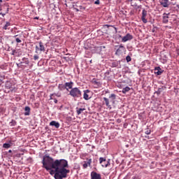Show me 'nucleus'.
Here are the masks:
<instances>
[{
  "label": "nucleus",
  "mask_w": 179,
  "mask_h": 179,
  "mask_svg": "<svg viewBox=\"0 0 179 179\" xmlns=\"http://www.w3.org/2000/svg\"><path fill=\"white\" fill-rule=\"evenodd\" d=\"M69 165L66 159H55L53 164V169L55 171V179H64L68 177V174L71 173V170L68 169Z\"/></svg>",
  "instance_id": "1"
},
{
  "label": "nucleus",
  "mask_w": 179,
  "mask_h": 179,
  "mask_svg": "<svg viewBox=\"0 0 179 179\" xmlns=\"http://www.w3.org/2000/svg\"><path fill=\"white\" fill-rule=\"evenodd\" d=\"M54 158L50 157V155H45L43 157L42 164L43 169H45L47 171H50V170H52L54 169Z\"/></svg>",
  "instance_id": "2"
},
{
  "label": "nucleus",
  "mask_w": 179,
  "mask_h": 179,
  "mask_svg": "<svg viewBox=\"0 0 179 179\" xmlns=\"http://www.w3.org/2000/svg\"><path fill=\"white\" fill-rule=\"evenodd\" d=\"M6 92L7 90V93H15L17 92V87H16V84L13 81H6L5 83Z\"/></svg>",
  "instance_id": "3"
},
{
  "label": "nucleus",
  "mask_w": 179,
  "mask_h": 179,
  "mask_svg": "<svg viewBox=\"0 0 179 179\" xmlns=\"http://www.w3.org/2000/svg\"><path fill=\"white\" fill-rule=\"evenodd\" d=\"M69 94L74 99H79L82 97V91L80 90V87H73L72 90H70Z\"/></svg>",
  "instance_id": "4"
},
{
  "label": "nucleus",
  "mask_w": 179,
  "mask_h": 179,
  "mask_svg": "<svg viewBox=\"0 0 179 179\" xmlns=\"http://www.w3.org/2000/svg\"><path fill=\"white\" fill-rule=\"evenodd\" d=\"M22 69H26L30 65V60L27 57H23L21 61Z\"/></svg>",
  "instance_id": "5"
},
{
  "label": "nucleus",
  "mask_w": 179,
  "mask_h": 179,
  "mask_svg": "<svg viewBox=\"0 0 179 179\" xmlns=\"http://www.w3.org/2000/svg\"><path fill=\"white\" fill-rule=\"evenodd\" d=\"M99 163L101 164L102 167H108V166H110V159L107 160L104 157H100Z\"/></svg>",
  "instance_id": "6"
},
{
  "label": "nucleus",
  "mask_w": 179,
  "mask_h": 179,
  "mask_svg": "<svg viewBox=\"0 0 179 179\" xmlns=\"http://www.w3.org/2000/svg\"><path fill=\"white\" fill-rule=\"evenodd\" d=\"M125 52V47H124L123 44L120 45L119 48L117 49L115 52V55H122Z\"/></svg>",
  "instance_id": "7"
},
{
  "label": "nucleus",
  "mask_w": 179,
  "mask_h": 179,
  "mask_svg": "<svg viewBox=\"0 0 179 179\" xmlns=\"http://www.w3.org/2000/svg\"><path fill=\"white\" fill-rule=\"evenodd\" d=\"M146 16H148V11L145 9H143L142 16H141V20L143 23H148V20L146 19Z\"/></svg>",
  "instance_id": "8"
},
{
  "label": "nucleus",
  "mask_w": 179,
  "mask_h": 179,
  "mask_svg": "<svg viewBox=\"0 0 179 179\" xmlns=\"http://www.w3.org/2000/svg\"><path fill=\"white\" fill-rule=\"evenodd\" d=\"M87 161L84 162L83 164V169H87V167H90L92 166V159L86 158Z\"/></svg>",
  "instance_id": "9"
},
{
  "label": "nucleus",
  "mask_w": 179,
  "mask_h": 179,
  "mask_svg": "<svg viewBox=\"0 0 179 179\" xmlns=\"http://www.w3.org/2000/svg\"><path fill=\"white\" fill-rule=\"evenodd\" d=\"M38 44H39V48L38 46H36V52H37V51H43L44 52L45 51V47H44L43 42L39 41Z\"/></svg>",
  "instance_id": "10"
},
{
  "label": "nucleus",
  "mask_w": 179,
  "mask_h": 179,
  "mask_svg": "<svg viewBox=\"0 0 179 179\" xmlns=\"http://www.w3.org/2000/svg\"><path fill=\"white\" fill-rule=\"evenodd\" d=\"M132 38H134V36L130 34H127L122 38V43H127V41H129V40H132Z\"/></svg>",
  "instance_id": "11"
},
{
  "label": "nucleus",
  "mask_w": 179,
  "mask_h": 179,
  "mask_svg": "<svg viewBox=\"0 0 179 179\" xmlns=\"http://www.w3.org/2000/svg\"><path fill=\"white\" fill-rule=\"evenodd\" d=\"M91 179H101V175L97 172H91Z\"/></svg>",
  "instance_id": "12"
},
{
  "label": "nucleus",
  "mask_w": 179,
  "mask_h": 179,
  "mask_svg": "<svg viewBox=\"0 0 179 179\" xmlns=\"http://www.w3.org/2000/svg\"><path fill=\"white\" fill-rule=\"evenodd\" d=\"M159 3L164 8H169L170 6V1L169 0H160Z\"/></svg>",
  "instance_id": "13"
},
{
  "label": "nucleus",
  "mask_w": 179,
  "mask_h": 179,
  "mask_svg": "<svg viewBox=\"0 0 179 179\" xmlns=\"http://www.w3.org/2000/svg\"><path fill=\"white\" fill-rule=\"evenodd\" d=\"M154 71H155V75H158V76L162 75V73H163V72H164V71L163 69H162V68H160V66L155 67L154 69Z\"/></svg>",
  "instance_id": "14"
},
{
  "label": "nucleus",
  "mask_w": 179,
  "mask_h": 179,
  "mask_svg": "<svg viewBox=\"0 0 179 179\" xmlns=\"http://www.w3.org/2000/svg\"><path fill=\"white\" fill-rule=\"evenodd\" d=\"M64 85L66 87V90H69V89H71V90H72L73 88V82L70 81L69 83H65Z\"/></svg>",
  "instance_id": "15"
},
{
  "label": "nucleus",
  "mask_w": 179,
  "mask_h": 179,
  "mask_svg": "<svg viewBox=\"0 0 179 179\" xmlns=\"http://www.w3.org/2000/svg\"><path fill=\"white\" fill-rule=\"evenodd\" d=\"M110 66L111 68H121V61L112 62Z\"/></svg>",
  "instance_id": "16"
},
{
  "label": "nucleus",
  "mask_w": 179,
  "mask_h": 179,
  "mask_svg": "<svg viewBox=\"0 0 179 179\" xmlns=\"http://www.w3.org/2000/svg\"><path fill=\"white\" fill-rule=\"evenodd\" d=\"M170 15V13L166 14L164 13V15L162 17V22L163 23H169V15Z\"/></svg>",
  "instance_id": "17"
},
{
  "label": "nucleus",
  "mask_w": 179,
  "mask_h": 179,
  "mask_svg": "<svg viewBox=\"0 0 179 179\" xmlns=\"http://www.w3.org/2000/svg\"><path fill=\"white\" fill-rule=\"evenodd\" d=\"M87 93H90V90H84L83 99L84 100H90V97H89V94Z\"/></svg>",
  "instance_id": "18"
},
{
  "label": "nucleus",
  "mask_w": 179,
  "mask_h": 179,
  "mask_svg": "<svg viewBox=\"0 0 179 179\" xmlns=\"http://www.w3.org/2000/svg\"><path fill=\"white\" fill-rule=\"evenodd\" d=\"M50 125L51 127H55L56 128H59V127H60L59 122H58L55 120H52V122H50Z\"/></svg>",
  "instance_id": "19"
},
{
  "label": "nucleus",
  "mask_w": 179,
  "mask_h": 179,
  "mask_svg": "<svg viewBox=\"0 0 179 179\" xmlns=\"http://www.w3.org/2000/svg\"><path fill=\"white\" fill-rule=\"evenodd\" d=\"M103 48V46H99L94 48L93 52L96 54H100L101 52V50Z\"/></svg>",
  "instance_id": "20"
},
{
  "label": "nucleus",
  "mask_w": 179,
  "mask_h": 179,
  "mask_svg": "<svg viewBox=\"0 0 179 179\" xmlns=\"http://www.w3.org/2000/svg\"><path fill=\"white\" fill-rule=\"evenodd\" d=\"M103 100L105 101V104L109 110H111V105H110V100L108 98L103 97Z\"/></svg>",
  "instance_id": "21"
},
{
  "label": "nucleus",
  "mask_w": 179,
  "mask_h": 179,
  "mask_svg": "<svg viewBox=\"0 0 179 179\" xmlns=\"http://www.w3.org/2000/svg\"><path fill=\"white\" fill-rule=\"evenodd\" d=\"M109 99H110V101L114 104L115 103V99H117V95L115 94H111L109 96Z\"/></svg>",
  "instance_id": "22"
},
{
  "label": "nucleus",
  "mask_w": 179,
  "mask_h": 179,
  "mask_svg": "<svg viewBox=\"0 0 179 179\" xmlns=\"http://www.w3.org/2000/svg\"><path fill=\"white\" fill-rule=\"evenodd\" d=\"M24 115H25V116H27V115H30V111H31V108H30V106H26L25 108H24Z\"/></svg>",
  "instance_id": "23"
},
{
  "label": "nucleus",
  "mask_w": 179,
  "mask_h": 179,
  "mask_svg": "<svg viewBox=\"0 0 179 179\" xmlns=\"http://www.w3.org/2000/svg\"><path fill=\"white\" fill-rule=\"evenodd\" d=\"M85 110H86L85 108H76L77 115H80V114H82V111H85Z\"/></svg>",
  "instance_id": "24"
},
{
  "label": "nucleus",
  "mask_w": 179,
  "mask_h": 179,
  "mask_svg": "<svg viewBox=\"0 0 179 179\" xmlns=\"http://www.w3.org/2000/svg\"><path fill=\"white\" fill-rule=\"evenodd\" d=\"M9 26H10V22H6L5 25L3 27V30H9V29H10Z\"/></svg>",
  "instance_id": "25"
},
{
  "label": "nucleus",
  "mask_w": 179,
  "mask_h": 179,
  "mask_svg": "<svg viewBox=\"0 0 179 179\" xmlns=\"http://www.w3.org/2000/svg\"><path fill=\"white\" fill-rule=\"evenodd\" d=\"M130 90H131V88H129V87H125L122 89V92L123 93V94H126L127 92Z\"/></svg>",
  "instance_id": "26"
},
{
  "label": "nucleus",
  "mask_w": 179,
  "mask_h": 179,
  "mask_svg": "<svg viewBox=\"0 0 179 179\" xmlns=\"http://www.w3.org/2000/svg\"><path fill=\"white\" fill-rule=\"evenodd\" d=\"M16 124H17V122L15 120H11V121L9 122L10 127H16Z\"/></svg>",
  "instance_id": "27"
},
{
  "label": "nucleus",
  "mask_w": 179,
  "mask_h": 179,
  "mask_svg": "<svg viewBox=\"0 0 179 179\" xmlns=\"http://www.w3.org/2000/svg\"><path fill=\"white\" fill-rule=\"evenodd\" d=\"M10 146H12V145H10V143H5L3 144V148L4 149H9V148H10Z\"/></svg>",
  "instance_id": "28"
},
{
  "label": "nucleus",
  "mask_w": 179,
  "mask_h": 179,
  "mask_svg": "<svg viewBox=\"0 0 179 179\" xmlns=\"http://www.w3.org/2000/svg\"><path fill=\"white\" fill-rule=\"evenodd\" d=\"M58 89L59 90H65L66 87H65V84H59L58 86Z\"/></svg>",
  "instance_id": "29"
},
{
  "label": "nucleus",
  "mask_w": 179,
  "mask_h": 179,
  "mask_svg": "<svg viewBox=\"0 0 179 179\" xmlns=\"http://www.w3.org/2000/svg\"><path fill=\"white\" fill-rule=\"evenodd\" d=\"M162 89L163 88H158L157 91L155 92V94H157V96H160V94L162 93Z\"/></svg>",
  "instance_id": "30"
},
{
  "label": "nucleus",
  "mask_w": 179,
  "mask_h": 179,
  "mask_svg": "<svg viewBox=\"0 0 179 179\" xmlns=\"http://www.w3.org/2000/svg\"><path fill=\"white\" fill-rule=\"evenodd\" d=\"M126 61H127V62H131V61H132V58H131V56L127 55L126 57Z\"/></svg>",
  "instance_id": "31"
},
{
  "label": "nucleus",
  "mask_w": 179,
  "mask_h": 179,
  "mask_svg": "<svg viewBox=\"0 0 179 179\" xmlns=\"http://www.w3.org/2000/svg\"><path fill=\"white\" fill-rule=\"evenodd\" d=\"M152 131L150 129H149V128H147V130L145 131V134L146 135H150Z\"/></svg>",
  "instance_id": "32"
},
{
  "label": "nucleus",
  "mask_w": 179,
  "mask_h": 179,
  "mask_svg": "<svg viewBox=\"0 0 179 179\" xmlns=\"http://www.w3.org/2000/svg\"><path fill=\"white\" fill-rule=\"evenodd\" d=\"M10 50L12 51L10 53L11 55H15V54H16V50L11 48Z\"/></svg>",
  "instance_id": "33"
},
{
  "label": "nucleus",
  "mask_w": 179,
  "mask_h": 179,
  "mask_svg": "<svg viewBox=\"0 0 179 179\" xmlns=\"http://www.w3.org/2000/svg\"><path fill=\"white\" fill-rule=\"evenodd\" d=\"M80 10H86V7L83 6H79Z\"/></svg>",
  "instance_id": "34"
},
{
  "label": "nucleus",
  "mask_w": 179,
  "mask_h": 179,
  "mask_svg": "<svg viewBox=\"0 0 179 179\" xmlns=\"http://www.w3.org/2000/svg\"><path fill=\"white\" fill-rule=\"evenodd\" d=\"M53 96H56L57 97H61L60 93H53Z\"/></svg>",
  "instance_id": "35"
},
{
  "label": "nucleus",
  "mask_w": 179,
  "mask_h": 179,
  "mask_svg": "<svg viewBox=\"0 0 179 179\" xmlns=\"http://www.w3.org/2000/svg\"><path fill=\"white\" fill-rule=\"evenodd\" d=\"M50 172V174L51 176H53V174H55V171L52 170V169L51 170H49Z\"/></svg>",
  "instance_id": "36"
},
{
  "label": "nucleus",
  "mask_w": 179,
  "mask_h": 179,
  "mask_svg": "<svg viewBox=\"0 0 179 179\" xmlns=\"http://www.w3.org/2000/svg\"><path fill=\"white\" fill-rule=\"evenodd\" d=\"M54 94H50V100H54Z\"/></svg>",
  "instance_id": "37"
},
{
  "label": "nucleus",
  "mask_w": 179,
  "mask_h": 179,
  "mask_svg": "<svg viewBox=\"0 0 179 179\" xmlns=\"http://www.w3.org/2000/svg\"><path fill=\"white\" fill-rule=\"evenodd\" d=\"M16 65H17V68H21L22 69V63H21V62L20 63H17Z\"/></svg>",
  "instance_id": "38"
},
{
  "label": "nucleus",
  "mask_w": 179,
  "mask_h": 179,
  "mask_svg": "<svg viewBox=\"0 0 179 179\" xmlns=\"http://www.w3.org/2000/svg\"><path fill=\"white\" fill-rule=\"evenodd\" d=\"M15 41H16V43H22V40H20V38H16Z\"/></svg>",
  "instance_id": "39"
},
{
  "label": "nucleus",
  "mask_w": 179,
  "mask_h": 179,
  "mask_svg": "<svg viewBox=\"0 0 179 179\" xmlns=\"http://www.w3.org/2000/svg\"><path fill=\"white\" fill-rule=\"evenodd\" d=\"M94 4L95 5H100V0L95 1Z\"/></svg>",
  "instance_id": "40"
},
{
  "label": "nucleus",
  "mask_w": 179,
  "mask_h": 179,
  "mask_svg": "<svg viewBox=\"0 0 179 179\" xmlns=\"http://www.w3.org/2000/svg\"><path fill=\"white\" fill-rule=\"evenodd\" d=\"M34 61H37V59H38V55H34Z\"/></svg>",
  "instance_id": "41"
},
{
  "label": "nucleus",
  "mask_w": 179,
  "mask_h": 179,
  "mask_svg": "<svg viewBox=\"0 0 179 179\" xmlns=\"http://www.w3.org/2000/svg\"><path fill=\"white\" fill-rule=\"evenodd\" d=\"M110 75V71H106L105 73V76H108Z\"/></svg>",
  "instance_id": "42"
},
{
  "label": "nucleus",
  "mask_w": 179,
  "mask_h": 179,
  "mask_svg": "<svg viewBox=\"0 0 179 179\" xmlns=\"http://www.w3.org/2000/svg\"><path fill=\"white\" fill-rule=\"evenodd\" d=\"M93 83H94V85H99V82L94 79H93Z\"/></svg>",
  "instance_id": "43"
},
{
  "label": "nucleus",
  "mask_w": 179,
  "mask_h": 179,
  "mask_svg": "<svg viewBox=\"0 0 179 179\" xmlns=\"http://www.w3.org/2000/svg\"><path fill=\"white\" fill-rule=\"evenodd\" d=\"M54 103H55V104H57V103H58V100L57 99H55V98H54Z\"/></svg>",
  "instance_id": "44"
},
{
  "label": "nucleus",
  "mask_w": 179,
  "mask_h": 179,
  "mask_svg": "<svg viewBox=\"0 0 179 179\" xmlns=\"http://www.w3.org/2000/svg\"><path fill=\"white\" fill-rule=\"evenodd\" d=\"M2 83H3V79L0 78V86L2 85Z\"/></svg>",
  "instance_id": "45"
},
{
  "label": "nucleus",
  "mask_w": 179,
  "mask_h": 179,
  "mask_svg": "<svg viewBox=\"0 0 179 179\" xmlns=\"http://www.w3.org/2000/svg\"><path fill=\"white\" fill-rule=\"evenodd\" d=\"M0 15H1L3 17H4L5 15H6V13H0Z\"/></svg>",
  "instance_id": "46"
},
{
  "label": "nucleus",
  "mask_w": 179,
  "mask_h": 179,
  "mask_svg": "<svg viewBox=\"0 0 179 179\" xmlns=\"http://www.w3.org/2000/svg\"><path fill=\"white\" fill-rule=\"evenodd\" d=\"M63 108H64V106L62 105V106L59 108V110H62Z\"/></svg>",
  "instance_id": "47"
},
{
  "label": "nucleus",
  "mask_w": 179,
  "mask_h": 179,
  "mask_svg": "<svg viewBox=\"0 0 179 179\" xmlns=\"http://www.w3.org/2000/svg\"><path fill=\"white\" fill-rule=\"evenodd\" d=\"M9 13V8H7V10H6V13Z\"/></svg>",
  "instance_id": "48"
},
{
  "label": "nucleus",
  "mask_w": 179,
  "mask_h": 179,
  "mask_svg": "<svg viewBox=\"0 0 179 179\" xmlns=\"http://www.w3.org/2000/svg\"><path fill=\"white\" fill-rule=\"evenodd\" d=\"M74 9L76 10V12H79V9L78 8H75Z\"/></svg>",
  "instance_id": "49"
},
{
  "label": "nucleus",
  "mask_w": 179,
  "mask_h": 179,
  "mask_svg": "<svg viewBox=\"0 0 179 179\" xmlns=\"http://www.w3.org/2000/svg\"><path fill=\"white\" fill-rule=\"evenodd\" d=\"M8 153H12V150H9Z\"/></svg>",
  "instance_id": "50"
},
{
  "label": "nucleus",
  "mask_w": 179,
  "mask_h": 179,
  "mask_svg": "<svg viewBox=\"0 0 179 179\" xmlns=\"http://www.w3.org/2000/svg\"><path fill=\"white\" fill-rule=\"evenodd\" d=\"M152 33H155V28L152 29Z\"/></svg>",
  "instance_id": "51"
},
{
  "label": "nucleus",
  "mask_w": 179,
  "mask_h": 179,
  "mask_svg": "<svg viewBox=\"0 0 179 179\" xmlns=\"http://www.w3.org/2000/svg\"><path fill=\"white\" fill-rule=\"evenodd\" d=\"M105 26H106V27H110V25L108 24H106Z\"/></svg>",
  "instance_id": "52"
},
{
  "label": "nucleus",
  "mask_w": 179,
  "mask_h": 179,
  "mask_svg": "<svg viewBox=\"0 0 179 179\" xmlns=\"http://www.w3.org/2000/svg\"><path fill=\"white\" fill-rule=\"evenodd\" d=\"M2 0H0V6H1V3H2Z\"/></svg>",
  "instance_id": "53"
},
{
  "label": "nucleus",
  "mask_w": 179,
  "mask_h": 179,
  "mask_svg": "<svg viewBox=\"0 0 179 179\" xmlns=\"http://www.w3.org/2000/svg\"><path fill=\"white\" fill-rule=\"evenodd\" d=\"M176 8H179V4L176 5Z\"/></svg>",
  "instance_id": "54"
},
{
  "label": "nucleus",
  "mask_w": 179,
  "mask_h": 179,
  "mask_svg": "<svg viewBox=\"0 0 179 179\" xmlns=\"http://www.w3.org/2000/svg\"><path fill=\"white\" fill-rule=\"evenodd\" d=\"M34 19L38 20V17H36Z\"/></svg>",
  "instance_id": "55"
},
{
  "label": "nucleus",
  "mask_w": 179,
  "mask_h": 179,
  "mask_svg": "<svg viewBox=\"0 0 179 179\" xmlns=\"http://www.w3.org/2000/svg\"><path fill=\"white\" fill-rule=\"evenodd\" d=\"M145 138H148V139H149V136H145Z\"/></svg>",
  "instance_id": "56"
},
{
  "label": "nucleus",
  "mask_w": 179,
  "mask_h": 179,
  "mask_svg": "<svg viewBox=\"0 0 179 179\" xmlns=\"http://www.w3.org/2000/svg\"><path fill=\"white\" fill-rule=\"evenodd\" d=\"M135 178H136V177H135V176L132 178V179H135Z\"/></svg>",
  "instance_id": "57"
},
{
  "label": "nucleus",
  "mask_w": 179,
  "mask_h": 179,
  "mask_svg": "<svg viewBox=\"0 0 179 179\" xmlns=\"http://www.w3.org/2000/svg\"><path fill=\"white\" fill-rule=\"evenodd\" d=\"M14 37H17V35L14 36Z\"/></svg>",
  "instance_id": "58"
},
{
  "label": "nucleus",
  "mask_w": 179,
  "mask_h": 179,
  "mask_svg": "<svg viewBox=\"0 0 179 179\" xmlns=\"http://www.w3.org/2000/svg\"><path fill=\"white\" fill-rule=\"evenodd\" d=\"M90 63L92 64V60H90Z\"/></svg>",
  "instance_id": "59"
},
{
  "label": "nucleus",
  "mask_w": 179,
  "mask_h": 179,
  "mask_svg": "<svg viewBox=\"0 0 179 179\" xmlns=\"http://www.w3.org/2000/svg\"><path fill=\"white\" fill-rule=\"evenodd\" d=\"M92 148H94V146H92Z\"/></svg>",
  "instance_id": "60"
},
{
  "label": "nucleus",
  "mask_w": 179,
  "mask_h": 179,
  "mask_svg": "<svg viewBox=\"0 0 179 179\" xmlns=\"http://www.w3.org/2000/svg\"><path fill=\"white\" fill-rule=\"evenodd\" d=\"M129 1H132V0H129Z\"/></svg>",
  "instance_id": "61"
},
{
  "label": "nucleus",
  "mask_w": 179,
  "mask_h": 179,
  "mask_svg": "<svg viewBox=\"0 0 179 179\" xmlns=\"http://www.w3.org/2000/svg\"><path fill=\"white\" fill-rule=\"evenodd\" d=\"M70 1H73V0H70Z\"/></svg>",
  "instance_id": "62"
},
{
  "label": "nucleus",
  "mask_w": 179,
  "mask_h": 179,
  "mask_svg": "<svg viewBox=\"0 0 179 179\" xmlns=\"http://www.w3.org/2000/svg\"><path fill=\"white\" fill-rule=\"evenodd\" d=\"M171 1H173V0H171Z\"/></svg>",
  "instance_id": "63"
}]
</instances>
